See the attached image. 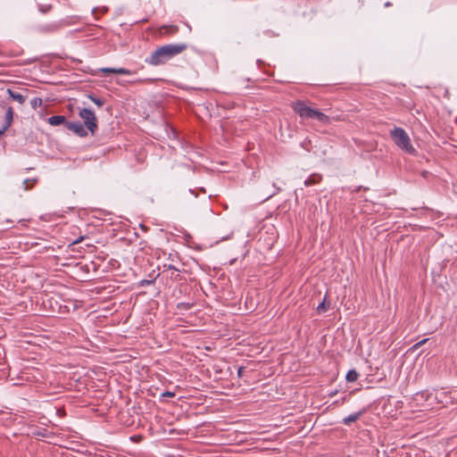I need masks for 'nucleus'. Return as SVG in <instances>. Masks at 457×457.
<instances>
[{
	"label": "nucleus",
	"instance_id": "16",
	"mask_svg": "<svg viewBox=\"0 0 457 457\" xmlns=\"http://www.w3.org/2000/svg\"><path fill=\"white\" fill-rule=\"evenodd\" d=\"M328 309V305L326 303L325 299L317 307L318 313H323Z\"/></svg>",
	"mask_w": 457,
	"mask_h": 457
},
{
	"label": "nucleus",
	"instance_id": "6",
	"mask_svg": "<svg viewBox=\"0 0 457 457\" xmlns=\"http://www.w3.org/2000/svg\"><path fill=\"white\" fill-rule=\"evenodd\" d=\"M102 72L104 73H113V74H123V75H131L133 72L129 70L124 69V68H103L100 70Z\"/></svg>",
	"mask_w": 457,
	"mask_h": 457
},
{
	"label": "nucleus",
	"instance_id": "17",
	"mask_svg": "<svg viewBox=\"0 0 457 457\" xmlns=\"http://www.w3.org/2000/svg\"><path fill=\"white\" fill-rule=\"evenodd\" d=\"M89 98L93 103H95L97 106L101 107L104 105V101L100 98L95 97L93 96H89Z\"/></svg>",
	"mask_w": 457,
	"mask_h": 457
},
{
	"label": "nucleus",
	"instance_id": "1",
	"mask_svg": "<svg viewBox=\"0 0 457 457\" xmlns=\"http://www.w3.org/2000/svg\"><path fill=\"white\" fill-rule=\"evenodd\" d=\"M187 48V46L184 43L165 45L154 51L145 62L153 66L162 65Z\"/></svg>",
	"mask_w": 457,
	"mask_h": 457
},
{
	"label": "nucleus",
	"instance_id": "10",
	"mask_svg": "<svg viewBox=\"0 0 457 457\" xmlns=\"http://www.w3.org/2000/svg\"><path fill=\"white\" fill-rule=\"evenodd\" d=\"M361 413L362 412L360 411V412L353 413V414L347 416L346 418L344 419V424L350 425L351 423L355 422L357 420H359Z\"/></svg>",
	"mask_w": 457,
	"mask_h": 457
},
{
	"label": "nucleus",
	"instance_id": "9",
	"mask_svg": "<svg viewBox=\"0 0 457 457\" xmlns=\"http://www.w3.org/2000/svg\"><path fill=\"white\" fill-rule=\"evenodd\" d=\"M67 122L64 116L55 115L52 116L48 119V123L52 126H59L61 124H64Z\"/></svg>",
	"mask_w": 457,
	"mask_h": 457
},
{
	"label": "nucleus",
	"instance_id": "4",
	"mask_svg": "<svg viewBox=\"0 0 457 457\" xmlns=\"http://www.w3.org/2000/svg\"><path fill=\"white\" fill-rule=\"evenodd\" d=\"M79 115L83 120L86 129L94 135L98 128L95 112L87 108H83L79 111Z\"/></svg>",
	"mask_w": 457,
	"mask_h": 457
},
{
	"label": "nucleus",
	"instance_id": "8",
	"mask_svg": "<svg viewBox=\"0 0 457 457\" xmlns=\"http://www.w3.org/2000/svg\"><path fill=\"white\" fill-rule=\"evenodd\" d=\"M4 120H5V124L2 128V129H4L5 131L11 126L12 120H13V110L11 106L8 107L6 110Z\"/></svg>",
	"mask_w": 457,
	"mask_h": 457
},
{
	"label": "nucleus",
	"instance_id": "11",
	"mask_svg": "<svg viewBox=\"0 0 457 457\" xmlns=\"http://www.w3.org/2000/svg\"><path fill=\"white\" fill-rule=\"evenodd\" d=\"M8 94L13 100L17 101L20 104H23L25 102V97L19 93H16V92L12 91L11 89H8Z\"/></svg>",
	"mask_w": 457,
	"mask_h": 457
},
{
	"label": "nucleus",
	"instance_id": "25",
	"mask_svg": "<svg viewBox=\"0 0 457 457\" xmlns=\"http://www.w3.org/2000/svg\"><path fill=\"white\" fill-rule=\"evenodd\" d=\"M431 396H432V395H428L427 396V399H429Z\"/></svg>",
	"mask_w": 457,
	"mask_h": 457
},
{
	"label": "nucleus",
	"instance_id": "7",
	"mask_svg": "<svg viewBox=\"0 0 457 457\" xmlns=\"http://www.w3.org/2000/svg\"><path fill=\"white\" fill-rule=\"evenodd\" d=\"M179 31V28L176 25H166L160 28V35L168 36L174 35Z\"/></svg>",
	"mask_w": 457,
	"mask_h": 457
},
{
	"label": "nucleus",
	"instance_id": "23",
	"mask_svg": "<svg viewBox=\"0 0 457 457\" xmlns=\"http://www.w3.org/2000/svg\"><path fill=\"white\" fill-rule=\"evenodd\" d=\"M5 131L4 129H0V136H2Z\"/></svg>",
	"mask_w": 457,
	"mask_h": 457
},
{
	"label": "nucleus",
	"instance_id": "13",
	"mask_svg": "<svg viewBox=\"0 0 457 457\" xmlns=\"http://www.w3.org/2000/svg\"><path fill=\"white\" fill-rule=\"evenodd\" d=\"M320 179H321V177L320 175H313L312 178H310L304 181V185L306 187H308L312 184H316V183L320 182Z\"/></svg>",
	"mask_w": 457,
	"mask_h": 457
},
{
	"label": "nucleus",
	"instance_id": "15",
	"mask_svg": "<svg viewBox=\"0 0 457 457\" xmlns=\"http://www.w3.org/2000/svg\"><path fill=\"white\" fill-rule=\"evenodd\" d=\"M30 104L33 109H37L42 105V99L39 97H35L30 101Z\"/></svg>",
	"mask_w": 457,
	"mask_h": 457
},
{
	"label": "nucleus",
	"instance_id": "19",
	"mask_svg": "<svg viewBox=\"0 0 457 457\" xmlns=\"http://www.w3.org/2000/svg\"><path fill=\"white\" fill-rule=\"evenodd\" d=\"M428 340V339H427V338H426V339H423V340H421V341H420V342L416 343V344L413 345V347H412V348H413V349H415V350H416V349H418V348H420V347L421 345H424Z\"/></svg>",
	"mask_w": 457,
	"mask_h": 457
},
{
	"label": "nucleus",
	"instance_id": "18",
	"mask_svg": "<svg viewBox=\"0 0 457 457\" xmlns=\"http://www.w3.org/2000/svg\"><path fill=\"white\" fill-rule=\"evenodd\" d=\"M108 11L107 7H96L93 9L92 12L96 14L97 12L105 13Z\"/></svg>",
	"mask_w": 457,
	"mask_h": 457
},
{
	"label": "nucleus",
	"instance_id": "5",
	"mask_svg": "<svg viewBox=\"0 0 457 457\" xmlns=\"http://www.w3.org/2000/svg\"><path fill=\"white\" fill-rule=\"evenodd\" d=\"M65 127L79 137H85L87 135V129L79 121H67L65 122Z\"/></svg>",
	"mask_w": 457,
	"mask_h": 457
},
{
	"label": "nucleus",
	"instance_id": "12",
	"mask_svg": "<svg viewBox=\"0 0 457 457\" xmlns=\"http://www.w3.org/2000/svg\"><path fill=\"white\" fill-rule=\"evenodd\" d=\"M359 374L356 370H351L347 372L345 379L348 382H354L358 379Z\"/></svg>",
	"mask_w": 457,
	"mask_h": 457
},
{
	"label": "nucleus",
	"instance_id": "21",
	"mask_svg": "<svg viewBox=\"0 0 457 457\" xmlns=\"http://www.w3.org/2000/svg\"><path fill=\"white\" fill-rule=\"evenodd\" d=\"M243 372H244V368L243 367H240L237 370V374L239 377H241L243 375Z\"/></svg>",
	"mask_w": 457,
	"mask_h": 457
},
{
	"label": "nucleus",
	"instance_id": "22",
	"mask_svg": "<svg viewBox=\"0 0 457 457\" xmlns=\"http://www.w3.org/2000/svg\"><path fill=\"white\" fill-rule=\"evenodd\" d=\"M82 240H83V237H80L79 238H78L75 241H73V244L77 245V244L80 243Z\"/></svg>",
	"mask_w": 457,
	"mask_h": 457
},
{
	"label": "nucleus",
	"instance_id": "20",
	"mask_svg": "<svg viewBox=\"0 0 457 457\" xmlns=\"http://www.w3.org/2000/svg\"><path fill=\"white\" fill-rule=\"evenodd\" d=\"M174 395H175L174 393L169 392V391H166L162 394V396H163V397H173Z\"/></svg>",
	"mask_w": 457,
	"mask_h": 457
},
{
	"label": "nucleus",
	"instance_id": "14",
	"mask_svg": "<svg viewBox=\"0 0 457 457\" xmlns=\"http://www.w3.org/2000/svg\"><path fill=\"white\" fill-rule=\"evenodd\" d=\"M37 182L36 179H25L23 181V187L25 190H29L30 187H32Z\"/></svg>",
	"mask_w": 457,
	"mask_h": 457
},
{
	"label": "nucleus",
	"instance_id": "24",
	"mask_svg": "<svg viewBox=\"0 0 457 457\" xmlns=\"http://www.w3.org/2000/svg\"><path fill=\"white\" fill-rule=\"evenodd\" d=\"M423 394H420V395H417V397L420 396V397H423ZM416 400H418V398H416Z\"/></svg>",
	"mask_w": 457,
	"mask_h": 457
},
{
	"label": "nucleus",
	"instance_id": "2",
	"mask_svg": "<svg viewBox=\"0 0 457 457\" xmlns=\"http://www.w3.org/2000/svg\"><path fill=\"white\" fill-rule=\"evenodd\" d=\"M293 110L301 119H315L323 124H329L330 118L323 112L308 106L303 101H296L291 104Z\"/></svg>",
	"mask_w": 457,
	"mask_h": 457
},
{
	"label": "nucleus",
	"instance_id": "3",
	"mask_svg": "<svg viewBox=\"0 0 457 457\" xmlns=\"http://www.w3.org/2000/svg\"><path fill=\"white\" fill-rule=\"evenodd\" d=\"M392 140L397 147L410 155H416L417 150L411 144V137L407 132L399 127H395L389 133Z\"/></svg>",
	"mask_w": 457,
	"mask_h": 457
}]
</instances>
